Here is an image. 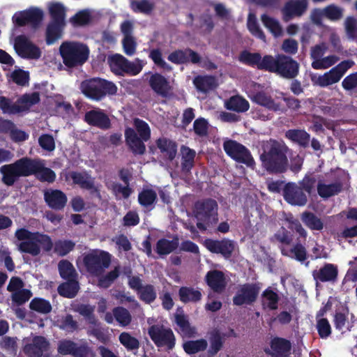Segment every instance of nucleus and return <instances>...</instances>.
<instances>
[{
    "instance_id": "6e6d98bb",
    "label": "nucleus",
    "mask_w": 357,
    "mask_h": 357,
    "mask_svg": "<svg viewBox=\"0 0 357 357\" xmlns=\"http://www.w3.org/2000/svg\"><path fill=\"white\" fill-rule=\"evenodd\" d=\"M119 340L128 350L137 349L139 347L138 340L127 332L121 333Z\"/></svg>"
},
{
    "instance_id": "0e129e2a",
    "label": "nucleus",
    "mask_w": 357,
    "mask_h": 357,
    "mask_svg": "<svg viewBox=\"0 0 357 357\" xmlns=\"http://www.w3.org/2000/svg\"><path fill=\"white\" fill-rule=\"evenodd\" d=\"M30 307L40 313H48L52 310L50 303L45 299L34 298L30 303Z\"/></svg>"
},
{
    "instance_id": "72a5a7b5",
    "label": "nucleus",
    "mask_w": 357,
    "mask_h": 357,
    "mask_svg": "<svg viewBox=\"0 0 357 357\" xmlns=\"http://www.w3.org/2000/svg\"><path fill=\"white\" fill-rule=\"evenodd\" d=\"M206 281L208 286L215 291H221L226 285L224 274L219 271H212L208 273Z\"/></svg>"
},
{
    "instance_id": "a18cd8bd",
    "label": "nucleus",
    "mask_w": 357,
    "mask_h": 357,
    "mask_svg": "<svg viewBox=\"0 0 357 357\" xmlns=\"http://www.w3.org/2000/svg\"><path fill=\"white\" fill-rule=\"evenodd\" d=\"M40 167L36 169L35 175L41 181L52 183L55 180V173L45 166L43 160H39Z\"/></svg>"
},
{
    "instance_id": "603ef678",
    "label": "nucleus",
    "mask_w": 357,
    "mask_h": 357,
    "mask_svg": "<svg viewBox=\"0 0 357 357\" xmlns=\"http://www.w3.org/2000/svg\"><path fill=\"white\" fill-rule=\"evenodd\" d=\"M58 268L61 278L67 280H74L76 273L71 263L66 260H61L59 263Z\"/></svg>"
},
{
    "instance_id": "6ab92c4d",
    "label": "nucleus",
    "mask_w": 357,
    "mask_h": 357,
    "mask_svg": "<svg viewBox=\"0 0 357 357\" xmlns=\"http://www.w3.org/2000/svg\"><path fill=\"white\" fill-rule=\"evenodd\" d=\"M58 351L63 355L71 354L74 357H94V353L86 344L78 345L70 340L60 341Z\"/></svg>"
},
{
    "instance_id": "20e7f679",
    "label": "nucleus",
    "mask_w": 357,
    "mask_h": 357,
    "mask_svg": "<svg viewBox=\"0 0 357 357\" xmlns=\"http://www.w3.org/2000/svg\"><path fill=\"white\" fill-rule=\"evenodd\" d=\"M266 70L285 78H294L298 73L299 65L291 57L279 54L275 58L265 56L264 66Z\"/></svg>"
},
{
    "instance_id": "4468645a",
    "label": "nucleus",
    "mask_w": 357,
    "mask_h": 357,
    "mask_svg": "<svg viewBox=\"0 0 357 357\" xmlns=\"http://www.w3.org/2000/svg\"><path fill=\"white\" fill-rule=\"evenodd\" d=\"M12 41L14 49L20 56L29 59H38L41 56L40 49L25 35L13 37Z\"/></svg>"
},
{
    "instance_id": "8fccbe9b",
    "label": "nucleus",
    "mask_w": 357,
    "mask_h": 357,
    "mask_svg": "<svg viewBox=\"0 0 357 357\" xmlns=\"http://www.w3.org/2000/svg\"><path fill=\"white\" fill-rule=\"evenodd\" d=\"M339 61V57L335 55H329L323 56L321 59L317 61L312 62V67L315 70H324L327 69Z\"/></svg>"
},
{
    "instance_id": "774afa93",
    "label": "nucleus",
    "mask_w": 357,
    "mask_h": 357,
    "mask_svg": "<svg viewBox=\"0 0 357 357\" xmlns=\"http://www.w3.org/2000/svg\"><path fill=\"white\" fill-rule=\"evenodd\" d=\"M325 17L332 21L340 20L342 17L343 10L339 6L330 5L324 8Z\"/></svg>"
},
{
    "instance_id": "5fc2aeb1",
    "label": "nucleus",
    "mask_w": 357,
    "mask_h": 357,
    "mask_svg": "<svg viewBox=\"0 0 357 357\" xmlns=\"http://www.w3.org/2000/svg\"><path fill=\"white\" fill-rule=\"evenodd\" d=\"M207 345V342L205 340L201 339L186 342L183 344V349L188 354H195L206 349Z\"/></svg>"
},
{
    "instance_id": "aec40b11",
    "label": "nucleus",
    "mask_w": 357,
    "mask_h": 357,
    "mask_svg": "<svg viewBox=\"0 0 357 357\" xmlns=\"http://www.w3.org/2000/svg\"><path fill=\"white\" fill-rule=\"evenodd\" d=\"M284 200L291 205L303 206L306 204L307 198L301 186L295 183H288L283 188Z\"/></svg>"
},
{
    "instance_id": "2f4dec72",
    "label": "nucleus",
    "mask_w": 357,
    "mask_h": 357,
    "mask_svg": "<svg viewBox=\"0 0 357 357\" xmlns=\"http://www.w3.org/2000/svg\"><path fill=\"white\" fill-rule=\"evenodd\" d=\"M175 321L178 327V332L184 337H191L195 333V328L192 327L181 310H177L175 314Z\"/></svg>"
},
{
    "instance_id": "423d86ee",
    "label": "nucleus",
    "mask_w": 357,
    "mask_h": 357,
    "mask_svg": "<svg viewBox=\"0 0 357 357\" xmlns=\"http://www.w3.org/2000/svg\"><path fill=\"white\" fill-rule=\"evenodd\" d=\"M134 126L140 137H137L133 129L127 128L125 131L126 142L134 153L142 154L145 151L144 142H146L150 138V128L145 121L139 119L134 120Z\"/></svg>"
},
{
    "instance_id": "dca6fc26",
    "label": "nucleus",
    "mask_w": 357,
    "mask_h": 357,
    "mask_svg": "<svg viewBox=\"0 0 357 357\" xmlns=\"http://www.w3.org/2000/svg\"><path fill=\"white\" fill-rule=\"evenodd\" d=\"M43 16V11L37 8H31L27 10L16 12L13 17V23L15 26H22L31 24L36 27L41 22Z\"/></svg>"
},
{
    "instance_id": "393cba45",
    "label": "nucleus",
    "mask_w": 357,
    "mask_h": 357,
    "mask_svg": "<svg viewBox=\"0 0 357 357\" xmlns=\"http://www.w3.org/2000/svg\"><path fill=\"white\" fill-rule=\"evenodd\" d=\"M307 6V0H290L282 10L284 20L288 21L293 16H301L305 11Z\"/></svg>"
},
{
    "instance_id": "39448f33",
    "label": "nucleus",
    "mask_w": 357,
    "mask_h": 357,
    "mask_svg": "<svg viewBox=\"0 0 357 357\" xmlns=\"http://www.w3.org/2000/svg\"><path fill=\"white\" fill-rule=\"evenodd\" d=\"M147 323L149 325L148 334L158 347H165L171 350L175 345V336L171 328L165 326L161 321H158L154 317H149Z\"/></svg>"
},
{
    "instance_id": "2eb2a0df",
    "label": "nucleus",
    "mask_w": 357,
    "mask_h": 357,
    "mask_svg": "<svg viewBox=\"0 0 357 357\" xmlns=\"http://www.w3.org/2000/svg\"><path fill=\"white\" fill-rule=\"evenodd\" d=\"M246 93L248 97L255 102L272 111H278L280 107L278 104L261 91V86L255 83H251L247 86Z\"/></svg>"
},
{
    "instance_id": "c9c22d12",
    "label": "nucleus",
    "mask_w": 357,
    "mask_h": 357,
    "mask_svg": "<svg viewBox=\"0 0 357 357\" xmlns=\"http://www.w3.org/2000/svg\"><path fill=\"white\" fill-rule=\"evenodd\" d=\"M225 107L229 110L237 112H244L249 109V102L243 98L236 96L230 98L225 102Z\"/></svg>"
},
{
    "instance_id": "473e14b6",
    "label": "nucleus",
    "mask_w": 357,
    "mask_h": 357,
    "mask_svg": "<svg viewBox=\"0 0 357 357\" xmlns=\"http://www.w3.org/2000/svg\"><path fill=\"white\" fill-rule=\"evenodd\" d=\"M193 83L197 89L203 93L213 90L218 86L216 79L208 75L197 76L194 79Z\"/></svg>"
},
{
    "instance_id": "1a4fd4ad",
    "label": "nucleus",
    "mask_w": 357,
    "mask_h": 357,
    "mask_svg": "<svg viewBox=\"0 0 357 357\" xmlns=\"http://www.w3.org/2000/svg\"><path fill=\"white\" fill-rule=\"evenodd\" d=\"M111 255L102 250H93L84 256L87 272L93 276L100 275L111 263Z\"/></svg>"
},
{
    "instance_id": "bf43d9fd",
    "label": "nucleus",
    "mask_w": 357,
    "mask_h": 357,
    "mask_svg": "<svg viewBox=\"0 0 357 357\" xmlns=\"http://www.w3.org/2000/svg\"><path fill=\"white\" fill-rule=\"evenodd\" d=\"M91 19V15L89 10H83L79 11L73 17L70 22L75 26H84L87 24Z\"/></svg>"
},
{
    "instance_id": "13d9d810",
    "label": "nucleus",
    "mask_w": 357,
    "mask_h": 357,
    "mask_svg": "<svg viewBox=\"0 0 357 357\" xmlns=\"http://www.w3.org/2000/svg\"><path fill=\"white\" fill-rule=\"evenodd\" d=\"M248 28L250 31V32L255 37L265 41V35L261 31V29L259 28L257 22L256 17L254 14L250 13L248 15V23H247Z\"/></svg>"
},
{
    "instance_id": "4d7b16f0",
    "label": "nucleus",
    "mask_w": 357,
    "mask_h": 357,
    "mask_svg": "<svg viewBox=\"0 0 357 357\" xmlns=\"http://www.w3.org/2000/svg\"><path fill=\"white\" fill-rule=\"evenodd\" d=\"M156 192L149 188H144L139 194L138 199L141 205L144 206H149L152 205L156 199Z\"/></svg>"
},
{
    "instance_id": "f257e3e1",
    "label": "nucleus",
    "mask_w": 357,
    "mask_h": 357,
    "mask_svg": "<svg viewBox=\"0 0 357 357\" xmlns=\"http://www.w3.org/2000/svg\"><path fill=\"white\" fill-rule=\"evenodd\" d=\"M18 250L36 257L40 254L41 250L50 252L53 248L51 238L39 232H31L26 229H20L15 231Z\"/></svg>"
},
{
    "instance_id": "58836bf2",
    "label": "nucleus",
    "mask_w": 357,
    "mask_h": 357,
    "mask_svg": "<svg viewBox=\"0 0 357 357\" xmlns=\"http://www.w3.org/2000/svg\"><path fill=\"white\" fill-rule=\"evenodd\" d=\"M47 8L52 21L66 22V8L59 2H50Z\"/></svg>"
},
{
    "instance_id": "6e6552de",
    "label": "nucleus",
    "mask_w": 357,
    "mask_h": 357,
    "mask_svg": "<svg viewBox=\"0 0 357 357\" xmlns=\"http://www.w3.org/2000/svg\"><path fill=\"white\" fill-rule=\"evenodd\" d=\"M265 151L261 155L264 167L269 172H281L285 169L287 165V158L282 152L280 145L271 142L267 144Z\"/></svg>"
},
{
    "instance_id": "09e8293b",
    "label": "nucleus",
    "mask_w": 357,
    "mask_h": 357,
    "mask_svg": "<svg viewBox=\"0 0 357 357\" xmlns=\"http://www.w3.org/2000/svg\"><path fill=\"white\" fill-rule=\"evenodd\" d=\"M114 317L121 326H127L132 320L129 311L124 307H117L113 310Z\"/></svg>"
},
{
    "instance_id": "bb28decb",
    "label": "nucleus",
    "mask_w": 357,
    "mask_h": 357,
    "mask_svg": "<svg viewBox=\"0 0 357 357\" xmlns=\"http://www.w3.org/2000/svg\"><path fill=\"white\" fill-rule=\"evenodd\" d=\"M44 196L48 206L54 209L63 208L67 202L66 195L59 190H48Z\"/></svg>"
},
{
    "instance_id": "ddd939ff",
    "label": "nucleus",
    "mask_w": 357,
    "mask_h": 357,
    "mask_svg": "<svg viewBox=\"0 0 357 357\" xmlns=\"http://www.w3.org/2000/svg\"><path fill=\"white\" fill-rule=\"evenodd\" d=\"M275 237L278 241L284 244L281 248V252L283 255L294 259L300 262H303L306 259L307 253L304 246L301 244H296L292 248L288 247V245L291 241V237L284 228H281L275 234Z\"/></svg>"
},
{
    "instance_id": "79ce46f5",
    "label": "nucleus",
    "mask_w": 357,
    "mask_h": 357,
    "mask_svg": "<svg viewBox=\"0 0 357 357\" xmlns=\"http://www.w3.org/2000/svg\"><path fill=\"white\" fill-rule=\"evenodd\" d=\"M178 245V239H160L156 245V251L160 255H166L174 250Z\"/></svg>"
},
{
    "instance_id": "f704fd0d",
    "label": "nucleus",
    "mask_w": 357,
    "mask_h": 357,
    "mask_svg": "<svg viewBox=\"0 0 357 357\" xmlns=\"http://www.w3.org/2000/svg\"><path fill=\"white\" fill-rule=\"evenodd\" d=\"M342 185L340 183H326L319 182L317 185V192L320 197L328 198L340 192Z\"/></svg>"
},
{
    "instance_id": "f8f14e48",
    "label": "nucleus",
    "mask_w": 357,
    "mask_h": 357,
    "mask_svg": "<svg viewBox=\"0 0 357 357\" xmlns=\"http://www.w3.org/2000/svg\"><path fill=\"white\" fill-rule=\"evenodd\" d=\"M109 62L112 71L119 75L124 74L136 75L141 72L145 64L144 61L138 59L130 62L120 54L111 56L109 59Z\"/></svg>"
},
{
    "instance_id": "338daca9",
    "label": "nucleus",
    "mask_w": 357,
    "mask_h": 357,
    "mask_svg": "<svg viewBox=\"0 0 357 357\" xmlns=\"http://www.w3.org/2000/svg\"><path fill=\"white\" fill-rule=\"evenodd\" d=\"M119 275V267L116 266L113 271L100 278L98 280V286L102 288H107L118 278Z\"/></svg>"
},
{
    "instance_id": "4be33fe9",
    "label": "nucleus",
    "mask_w": 357,
    "mask_h": 357,
    "mask_svg": "<svg viewBox=\"0 0 357 357\" xmlns=\"http://www.w3.org/2000/svg\"><path fill=\"white\" fill-rule=\"evenodd\" d=\"M206 248L214 253H220L225 258H229L235 249L236 245L234 241L224 239L222 241H214L208 239L205 241Z\"/></svg>"
},
{
    "instance_id": "9b49d317",
    "label": "nucleus",
    "mask_w": 357,
    "mask_h": 357,
    "mask_svg": "<svg viewBox=\"0 0 357 357\" xmlns=\"http://www.w3.org/2000/svg\"><path fill=\"white\" fill-rule=\"evenodd\" d=\"M354 65V62L351 60L343 61L323 75L312 76V81L314 84L321 87L332 85L338 82L347 70Z\"/></svg>"
},
{
    "instance_id": "4c0bfd02",
    "label": "nucleus",
    "mask_w": 357,
    "mask_h": 357,
    "mask_svg": "<svg viewBox=\"0 0 357 357\" xmlns=\"http://www.w3.org/2000/svg\"><path fill=\"white\" fill-rule=\"evenodd\" d=\"M178 294L180 300L183 303L196 302L202 298L200 291L192 287H183L179 289Z\"/></svg>"
},
{
    "instance_id": "69168bd1",
    "label": "nucleus",
    "mask_w": 357,
    "mask_h": 357,
    "mask_svg": "<svg viewBox=\"0 0 357 357\" xmlns=\"http://www.w3.org/2000/svg\"><path fill=\"white\" fill-rule=\"evenodd\" d=\"M108 188L112 190L117 199H126L132 192V190L128 185L126 186H123L119 183H112L109 185Z\"/></svg>"
},
{
    "instance_id": "f03ea898",
    "label": "nucleus",
    "mask_w": 357,
    "mask_h": 357,
    "mask_svg": "<svg viewBox=\"0 0 357 357\" xmlns=\"http://www.w3.org/2000/svg\"><path fill=\"white\" fill-rule=\"evenodd\" d=\"M39 165V159L22 158L13 164L3 165L0 172L3 175V183L12 185L17 178L34 174Z\"/></svg>"
},
{
    "instance_id": "a19ab883",
    "label": "nucleus",
    "mask_w": 357,
    "mask_h": 357,
    "mask_svg": "<svg viewBox=\"0 0 357 357\" xmlns=\"http://www.w3.org/2000/svg\"><path fill=\"white\" fill-rule=\"evenodd\" d=\"M261 20L264 26L267 28L274 36L278 37L281 36L282 29L277 20L266 14L261 15Z\"/></svg>"
},
{
    "instance_id": "de8ad7c7",
    "label": "nucleus",
    "mask_w": 357,
    "mask_h": 357,
    "mask_svg": "<svg viewBox=\"0 0 357 357\" xmlns=\"http://www.w3.org/2000/svg\"><path fill=\"white\" fill-rule=\"evenodd\" d=\"M182 155V168L184 171L188 172L194 165L195 151L187 146H182L181 149Z\"/></svg>"
},
{
    "instance_id": "3c124183",
    "label": "nucleus",
    "mask_w": 357,
    "mask_h": 357,
    "mask_svg": "<svg viewBox=\"0 0 357 357\" xmlns=\"http://www.w3.org/2000/svg\"><path fill=\"white\" fill-rule=\"evenodd\" d=\"M223 342V337L219 332H212L209 337L210 347L208 349V353L211 355L216 354L221 349Z\"/></svg>"
},
{
    "instance_id": "ea45409f",
    "label": "nucleus",
    "mask_w": 357,
    "mask_h": 357,
    "mask_svg": "<svg viewBox=\"0 0 357 357\" xmlns=\"http://www.w3.org/2000/svg\"><path fill=\"white\" fill-rule=\"evenodd\" d=\"M240 60L249 65H255L259 69L266 70V67L263 66L265 61V56L261 59L260 54L258 53L243 52L240 56Z\"/></svg>"
},
{
    "instance_id": "680f3d73",
    "label": "nucleus",
    "mask_w": 357,
    "mask_h": 357,
    "mask_svg": "<svg viewBox=\"0 0 357 357\" xmlns=\"http://www.w3.org/2000/svg\"><path fill=\"white\" fill-rule=\"evenodd\" d=\"M334 324L336 329L342 333L346 331H350L351 326L347 320L344 313L336 312L334 317Z\"/></svg>"
},
{
    "instance_id": "49530a36",
    "label": "nucleus",
    "mask_w": 357,
    "mask_h": 357,
    "mask_svg": "<svg viewBox=\"0 0 357 357\" xmlns=\"http://www.w3.org/2000/svg\"><path fill=\"white\" fill-rule=\"evenodd\" d=\"M301 219L303 223L310 229L321 230L323 229L324 224L321 219L312 213H303Z\"/></svg>"
},
{
    "instance_id": "052dcab7",
    "label": "nucleus",
    "mask_w": 357,
    "mask_h": 357,
    "mask_svg": "<svg viewBox=\"0 0 357 357\" xmlns=\"http://www.w3.org/2000/svg\"><path fill=\"white\" fill-rule=\"evenodd\" d=\"M278 296L271 289H267L263 294V305L271 310L278 307Z\"/></svg>"
},
{
    "instance_id": "a211bd4d",
    "label": "nucleus",
    "mask_w": 357,
    "mask_h": 357,
    "mask_svg": "<svg viewBox=\"0 0 357 357\" xmlns=\"http://www.w3.org/2000/svg\"><path fill=\"white\" fill-rule=\"evenodd\" d=\"M224 149L227 154L236 161L251 166L253 160L248 149L241 144L233 141L227 140L224 142Z\"/></svg>"
},
{
    "instance_id": "b1692460",
    "label": "nucleus",
    "mask_w": 357,
    "mask_h": 357,
    "mask_svg": "<svg viewBox=\"0 0 357 357\" xmlns=\"http://www.w3.org/2000/svg\"><path fill=\"white\" fill-rule=\"evenodd\" d=\"M85 121L91 126L102 129H107L110 126L109 117L100 109H93L86 112Z\"/></svg>"
},
{
    "instance_id": "7c9ffc66",
    "label": "nucleus",
    "mask_w": 357,
    "mask_h": 357,
    "mask_svg": "<svg viewBox=\"0 0 357 357\" xmlns=\"http://www.w3.org/2000/svg\"><path fill=\"white\" fill-rule=\"evenodd\" d=\"M66 22L52 21L47 27L46 42L47 45L54 43L62 36Z\"/></svg>"
},
{
    "instance_id": "f3484780",
    "label": "nucleus",
    "mask_w": 357,
    "mask_h": 357,
    "mask_svg": "<svg viewBox=\"0 0 357 357\" xmlns=\"http://www.w3.org/2000/svg\"><path fill=\"white\" fill-rule=\"evenodd\" d=\"M24 352L29 357H41L49 349V342L43 336L27 337L23 340Z\"/></svg>"
},
{
    "instance_id": "5701e85b",
    "label": "nucleus",
    "mask_w": 357,
    "mask_h": 357,
    "mask_svg": "<svg viewBox=\"0 0 357 357\" xmlns=\"http://www.w3.org/2000/svg\"><path fill=\"white\" fill-rule=\"evenodd\" d=\"M81 89L86 96L92 100H100L102 98L100 78H94L82 82Z\"/></svg>"
},
{
    "instance_id": "c756f323",
    "label": "nucleus",
    "mask_w": 357,
    "mask_h": 357,
    "mask_svg": "<svg viewBox=\"0 0 357 357\" xmlns=\"http://www.w3.org/2000/svg\"><path fill=\"white\" fill-rule=\"evenodd\" d=\"M71 178L74 183L87 190L96 189L93 178L86 172H73L66 176V179Z\"/></svg>"
},
{
    "instance_id": "cd10ccee",
    "label": "nucleus",
    "mask_w": 357,
    "mask_h": 357,
    "mask_svg": "<svg viewBox=\"0 0 357 357\" xmlns=\"http://www.w3.org/2000/svg\"><path fill=\"white\" fill-rule=\"evenodd\" d=\"M150 85L158 94L167 97L170 95L172 86L169 82L161 75L154 74L150 78Z\"/></svg>"
},
{
    "instance_id": "37998d69",
    "label": "nucleus",
    "mask_w": 357,
    "mask_h": 357,
    "mask_svg": "<svg viewBox=\"0 0 357 357\" xmlns=\"http://www.w3.org/2000/svg\"><path fill=\"white\" fill-rule=\"evenodd\" d=\"M158 146L168 159L172 160L176 154V145L174 142L167 139H160Z\"/></svg>"
},
{
    "instance_id": "7ed1b4c3",
    "label": "nucleus",
    "mask_w": 357,
    "mask_h": 357,
    "mask_svg": "<svg viewBox=\"0 0 357 357\" xmlns=\"http://www.w3.org/2000/svg\"><path fill=\"white\" fill-rule=\"evenodd\" d=\"M59 52L63 63L68 67L81 66L89 58L88 47L81 43L65 41L59 47Z\"/></svg>"
},
{
    "instance_id": "c03bdc74",
    "label": "nucleus",
    "mask_w": 357,
    "mask_h": 357,
    "mask_svg": "<svg viewBox=\"0 0 357 357\" xmlns=\"http://www.w3.org/2000/svg\"><path fill=\"white\" fill-rule=\"evenodd\" d=\"M78 289V282L75 280H68V282L63 283L59 287L58 291L63 296L73 298L76 295Z\"/></svg>"
},
{
    "instance_id": "e433bc0d",
    "label": "nucleus",
    "mask_w": 357,
    "mask_h": 357,
    "mask_svg": "<svg viewBox=\"0 0 357 357\" xmlns=\"http://www.w3.org/2000/svg\"><path fill=\"white\" fill-rule=\"evenodd\" d=\"M286 137L301 146L306 147L310 142V135L303 130H289Z\"/></svg>"
},
{
    "instance_id": "0eeeda50",
    "label": "nucleus",
    "mask_w": 357,
    "mask_h": 357,
    "mask_svg": "<svg viewBox=\"0 0 357 357\" xmlns=\"http://www.w3.org/2000/svg\"><path fill=\"white\" fill-rule=\"evenodd\" d=\"M197 225L199 229L205 230L218 220V204L213 199L197 202L194 208Z\"/></svg>"
},
{
    "instance_id": "c85d7f7f",
    "label": "nucleus",
    "mask_w": 357,
    "mask_h": 357,
    "mask_svg": "<svg viewBox=\"0 0 357 357\" xmlns=\"http://www.w3.org/2000/svg\"><path fill=\"white\" fill-rule=\"evenodd\" d=\"M337 267L333 264H326L322 268L313 272L316 281L333 282L337 276Z\"/></svg>"
},
{
    "instance_id": "412c9836",
    "label": "nucleus",
    "mask_w": 357,
    "mask_h": 357,
    "mask_svg": "<svg viewBox=\"0 0 357 357\" xmlns=\"http://www.w3.org/2000/svg\"><path fill=\"white\" fill-rule=\"evenodd\" d=\"M259 287L257 284H243L239 287L233 298L234 305H249L253 303L259 294Z\"/></svg>"
},
{
    "instance_id": "9d476101",
    "label": "nucleus",
    "mask_w": 357,
    "mask_h": 357,
    "mask_svg": "<svg viewBox=\"0 0 357 357\" xmlns=\"http://www.w3.org/2000/svg\"><path fill=\"white\" fill-rule=\"evenodd\" d=\"M39 101L40 96L38 92L23 95L14 105H11L6 98L0 96V109L4 114L24 112L29 111L33 105L37 104Z\"/></svg>"
},
{
    "instance_id": "a878e982",
    "label": "nucleus",
    "mask_w": 357,
    "mask_h": 357,
    "mask_svg": "<svg viewBox=\"0 0 357 357\" xmlns=\"http://www.w3.org/2000/svg\"><path fill=\"white\" fill-rule=\"evenodd\" d=\"M271 354L273 357H293V353L289 356L291 348V342L284 338L274 337L271 341Z\"/></svg>"
},
{
    "instance_id": "e2e57ef3",
    "label": "nucleus",
    "mask_w": 357,
    "mask_h": 357,
    "mask_svg": "<svg viewBox=\"0 0 357 357\" xmlns=\"http://www.w3.org/2000/svg\"><path fill=\"white\" fill-rule=\"evenodd\" d=\"M10 77L17 85L24 86L29 82V75L28 72L18 68L10 73Z\"/></svg>"
},
{
    "instance_id": "864d4df0",
    "label": "nucleus",
    "mask_w": 357,
    "mask_h": 357,
    "mask_svg": "<svg viewBox=\"0 0 357 357\" xmlns=\"http://www.w3.org/2000/svg\"><path fill=\"white\" fill-rule=\"evenodd\" d=\"M75 244L70 240H59L54 245V252L60 256H65L72 251Z\"/></svg>"
}]
</instances>
